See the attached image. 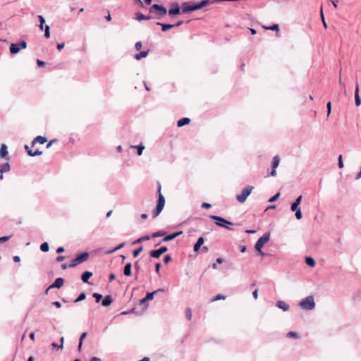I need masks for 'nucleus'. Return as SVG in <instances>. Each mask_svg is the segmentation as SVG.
<instances>
[{
	"instance_id": "nucleus-55",
	"label": "nucleus",
	"mask_w": 361,
	"mask_h": 361,
	"mask_svg": "<svg viewBox=\"0 0 361 361\" xmlns=\"http://www.w3.org/2000/svg\"><path fill=\"white\" fill-rule=\"evenodd\" d=\"M338 167L340 169L343 167V161H342V156L341 155H340L338 157Z\"/></svg>"
},
{
	"instance_id": "nucleus-52",
	"label": "nucleus",
	"mask_w": 361,
	"mask_h": 361,
	"mask_svg": "<svg viewBox=\"0 0 361 361\" xmlns=\"http://www.w3.org/2000/svg\"><path fill=\"white\" fill-rule=\"evenodd\" d=\"M327 107V115L329 116L331 111V102H329L326 104Z\"/></svg>"
},
{
	"instance_id": "nucleus-19",
	"label": "nucleus",
	"mask_w": 361,
	"mask_h": 361,
	"mask_svg": "<svg viewBox=\"0 0 361 361\" xmlns=\"http://www.w3.org/2000/svg\"><path fill=\"white\" fill-rule=\"evenodd\" d=\"M92 276V273L90 272V271H85L84 273H82V276H81V279L82 281L84 282V283H90L89 281H88V279Z\"/></svg>"
},
{
	"instance_id": "nucleus-24",
	"label": "nucleus",
	"mask_w": 361,
	"mask_h": 361,
	"mask_svg": "<svg viewBox=\"0 0 361 361\" xmlns=\"http://www.w3.org/2000/svg\"><path fill=\"white\" fill-rule=\"evenodd\" d=\"M136 19L139 21H141L142 20H149V19H152V18L151 14H149L148 16H145L141 13H136Z\"/></svg>"
},
{
	"instance_id": "nucleus-36",
	"label": "nucleus",
	"mask_w": 361,
	"mask_h": 361,
	"mask_svg": "<svg viewBox=\"0 0 361 361\" xmlns=\"http://www.w3.org/2000/svg\"><path fill=\"white\" fill-rule=\"evenodd\" d=\"M263 27L264 29H266V30H273V31H277L279 29V26L278 24H274V25H272L271 26H269V27L264 26Z\"/></svg>"
},
{
	"instance_id": "nucleus-56",
	"label": "nucleus",
	"mask_w": 361,
	"mask_h": 361,
	"mask_svg": "<svg viewBox=\"0 0 361 361\" xmlns=\"http://www.w3.org/2000/svg\"><path fill=\"white\" fill-rule=\"evenodd\" d=\"M202 207L204 209H209L212 207V205L209 203L207 202H203L202 204Z\"/></svg>"
},
{
	"instance_id": "nucleus-61",
	"label": "nucleus",
	"mask_w": 361,
	"mask_h": 361,
	"mask_svg": "<svg viewBox=\"0 0 361 361\" xmlns=\"http://www.w3.org/2000/svg\"><path fill=\"white\" fill-rule=\"evenodd\" d=\"M252 296L253 298L256 300L258 298V290H255L253 292H252Z\"/></svg>"
},
{
	"instance_id": "nucleus-14",
	"label": "nucleus",
	"mask_w": 361,
	"mask_h": 361,
	"mask_svg": "<svg viewBox=\"0 0 361 361\" xmlns=\"http://www.w3.org/2000/svg\"><path fill=\"white\" fill-rule=\"evenodd\" d=\"M8 153L7 147L3 144L0 148V157L5 159L6 160H8L9 159L7 156Z\"/></svg>"
},
{
	"instance_id": "nucleus-44",
	"label": "nucleus",
	"mask_w": 361,
	"mask_h": 361,
	"mask_svg": "<svg viewBox=\"0 0 361 361\" xmlns=\"http://www.w3.org/2000/svg\"><path fill=\"white\" fill-rule=\"evenodd\" d=\"M44 37L46 38H49L50 37V27L49 25H46L45 26V29H44Z\"/></svg>"
},
{
	"instance_id": "nucleus-63",
	"label": "nucleus",
	"mask_w": 361,
	"mask_h": 361,
	"mask_svg": "<svg viewBox=\"0 0 361 361\" xmlns=\"http://www.w3.org/2000/svg\"><path fill=\"white\" fill-rule=\"evenodd\" d=\"M64 43L62 42V43H59L57 44V49L58 50L61 51L63 47H64Z\"/></svg>"
},
{
	"instance_id": "nucleus-45",
	"label": "nucleus",
	"mask_w": 361,
	"mask_h": 361,
	"mask_svg": "<svg viewBox=\"0 0 361 361\" xmlns=\"http://www.w3.org/2000/svg\"><path fill=\"white\" fill-rule=\"evenodd\" d=\"M287 336L290 338H299L298 333L295 331H289L287 334Z\"/></svg>"
},
{
	"instance_id": "nucleus-59",
	"label": "nucleus",
	"mask_w": 361,
	"mask_h": 361,
	"mask_svg": "<svg viewBox=\"0 0 361 361\" xmlns=\"http://www.w3.org/2000/svg\"><path fill=\"white\" fill-rule=\"evenodd\" d=\"M160 268H161V264L160 263H157L155 264V271L157 274L159 273V270H160Z\"/></svg>"
},
{
	"instance_id": "nucleus-5",
	"label": "nucleus",
	"mask_w": 361,
	"mask_h": 361,
	"mask_svg": "<svg viewBox=\"0 0 361 361\" xmlns=\"http://www.w3.org/2000/svg\"><path fill=\"white\" fill-rule=\"evenodd\" d=\"M253 188H254L252 186L250 185L245 187L243 189L241 193L236 196V200L240 203L244 202L247 198V197L250 195Z\"/></svg>"
},
{
	"instance_id": "nucleus-27",
	"label": "nucleus",
	"mask_w": 361,
	"mask_h": 361,
	"mask_svg": "<svg viewBox=\"0 0 361 361\" xmlns=\"http://www.w3.org/2000/svg\"><path fill=\"white\" fill-rule=\"evenodd\" d=\"M149 51H140L139 54H137L135 56V59L137 61L140 60L142 58L146 57L148 55Z\"/></svg>"
},
{
	"instance_id": "nucleus-50",
	"label": "nucleus",
	"mask_w": 361,
	"mask_h": 361,
	"mask_svg": "<svg viewBox=\"0 0 361 361\" xmlns=\"http://www.w3.org/2000/svg\"><path fill=\"white\" fill-rule=\"evenodd\" d=\"M11 235L0 237V243H4L6 241H8V240L11 239Z\"/></svg>"
},
{
	"instance_id": "nucleus-4",
	"label": "nucleus",
	"mask_w": 361,
	"mask_h": 361,
	"mask_svg": "<svg viewBox=\"0 0 361 361\" xmlns=\"http://www.w3.org/2000/svg\"><path fill=\"white\" fill-rule=\"evenodd\" d=\"M210 218L214 220H216V225H218L221 227L226 228L228 230H233V228L228 226V225H233V223L226 220V219L219 216H215V215L210 216Z\"/></svg>"
},
{
	"instance_id": "nucleus-11",
	"label": "nucleus",
	"mask_w": 361,
	"mask_h": 361,
	"mask_svg": "<svg viewBox=\"0 0 361 361\" xmlns=\"http://www.w3.org/2000/svg\"><path fill=\"white\" fill-rule=\"evenodd\" d=\"M169 16H175L180 14V8L178 3H173L171 4V8L169 10Z\"/></svg>"
},
{
	"instance_id": "nucleus-64",
	"label": "nucleus",
	"mask_w": 361,
	"mask_h": 361,
	"mask_svg": "<svg viewBox=\"0 0 361 361\" xmlns=\"http://www.w3.org/2000/svg\"><path fill=\"white\" fill-rule=\"evenodd\" d=\"M53 305H55L57 308H60L61 307V304L59 301L54 302Z\"/></svg>"
},
{
	"instance_id": "nucleus-43",
	"label": "nucleus",
	"mask_w": 361,
	"mask_h": 361,
	"mask_svg": "<svg viewBox=\"0 0 361 361\" xmlns=\"http://www.w3.org/2000/svg\"><path fill=\"white\" fill-rule=\"evenodd\" d=\"M92 296L95 298L97 302H99L102 299V295L98 293H93Z\"/></svg>"
},
{
	"instance_id": "nucleus-60",
	"label": "nucleus",
	"mask_w": 361,
	"mask_h": 361,
	"mask_svg": "<svg viewBox=\"0 0 361 361\" xmlns=\"http://www.w3.org/2000/svg\"><path fill=\"white\" fill-rule=\"evenodd\" d=\"M38 18H39V23H40L41 24H44V23H45V19H44V18L42 16H40V15H39V16H38Z\"/></svg>"
},
{
	"instance_id": "nucleus-35",
	"label": "nucleus",
	"mask_w": 361,
	"mask_h": 361,
	"mask_svg": "<svg viewBox=\"0 0 361 361\" xmlns=\"http://www.w3.org/2000/svg\"><path fill=\"white\" fill-rule=\"evenodd\" d=\"M192 310H191V309H190V308H189V307H187V308L185 309V317H186V319H187L188 321H190V320L192 319Z\"/></svg>"
},
{
	"instance_id": "nucleus-12",
	"label": "nucleus",
	"mask_w": 361,
	"mask_h": 361,
	"mask_svg": "<svg viewBox=\"0 0 361 361\" xmlns=\"http://www.w3.org/2000/svg\"><path fill=\"white\" fill-rule=\"evenodd\" d=\"M63 282H64V281L62 278L56 279L54 282L47 288V292L50 288H60L63 285Z\"/></svg>"
},
{
	"instance_id": "nucleus-39",
	"label": "nucleus",
	"mask_w": 361,
	"mask_h": 361,
	"mask_svg": "<svg viewBox=\"0 0 361 361\" xmlns=\"http://www.w3.org/2000/svg\"><path fill=\"white\" fill-rule=\"evenodd\" d=\"M226 299V296L222 295V294H218L217 295H216L214 298H213L212 299V302H214V301H217V300H225Z\"/></svg>"
},
{
	"instance_id": "nucleus-25",
	"label": "nucleus",
	"mask_w": 361,
	"mask_h": 361,
	"mask_svg": "<svg viewBox=\"0 0 361 361\" xmlns=\"http://www.w3.org/2000/svg\"><path fill=\"white\" fill-rule=\"evenodd\" d=\"M190 122V119L188 118H180V120L178 121L177 122V126L178 127H182L185 125H187V124H189V123Z\"/></svg>"
},
{
	"instance_id": "nucleus-49",
	"label": "nucleus",
	"mask_w": 361,
	"mask_h": 361,
	"mask_svg": "<svg viewBox=\"0 0 361 361\" xmlns=\"http://www.w3.org/2000/svg\"><path fill=\"white\" fill-rule=\"evenodd\" d=\"M280 196V193L279 192H277L275 195H274L273 197H271L269 200V202H275L278 198Z\"/></svg>"
},
{
	"instance_id": "nucleus-22",
	"label": "nucleus",
	"mask_w": 361,
	"mask_h": 361,
	"mask_svg": "<svg viewBox=\"0 0 361 361\" xmlns=\"http://www.w3.org/2000/svg\"><path fill=\"white\" fill-rule=\"evenodd\" d=\"M204 242V238L200 237L194 245V251L197 252L200 250V247L203 245Z\"/></svg>"
},
{
	"instance_id": "nucleus-8",
	"label": "nucleus",
	"mask_w": 361,
	"mask_h": 361,
	"mask_svg": "<svg viewBox=\"0 0 361 361\" xmlns=\"http://www.w3.org/2000/svg\"><path fill=\"white\" fill-rule=\"evenodd\" d=\"M183 13H190L198 10L197 3L192 5H189L188 3H183L181 6Z\"/></svg>"
},
{
	"instance_id": "nucleus-58",
	"label": "nucleus",
	"mask_w": 361,
	"mask_h": 361,
	"mask_svg": "<svg viewBox=\"0 0 361 361\" xmlns=\"http://www.w3.org/2000/svg\"><path fill=\"white\" fill-rule=\"evenodd\" d=\"M302 195H300L299 197H297V199L295 200V201L294 202L295 203H296L297 204L300 205V203H301V201H302Z\"/></svg>"
},
{
	"instance_id": "nucleus-18",
	"label": "nucleus",
	"mask_w": 361,
	"mask_h": 361,
	"mask_svg": "<svg viewBox=\"0 0 361 361\" xmlns=\"http://www.w3.org/2000/svg\"><path fill=\"white\" fill-rule=\"evenodd\" d=\"M355 105L357 106H360L361 104V99L359 96V86H358L357 83H356L355 90Z\"/></svg>"
},
{
	"instance_id": "nucleus-3",
	"label": "nucleus",
	"mask_w": 361,
	"mask_h": 361,
	"mask_svg": "<svg viewBox=\"0 0 361 361\" xmlns=\"http://www.w3.org/2000/svg\"><path fill=\"white\" fill-rule=\"evenodd\" d=\"M299 306L305 310H312L315 307L314 298L312 295L307 296L299 302Z\"/></svg>"
},
{
	"instance_id": "nucleus-29",
	"label": "nucleus",
	"mask_w": 361,
	"mask_h": 361,
	"mask_svg": "<svg viewBox=\"0 0 361 361\" xmlns=\"http://www.w3.org/2000/svg\"><path fill=\"white\" fill-rule=\"evenodd\" d=\"M305 262L306 264L310 267H314L315 266V261L314 259L311 257H305Z\"/></svg>"
},
{
	"instance_id": "nucleus-54",
	"label": "nucleus",
	"mask_w": 361,
	"mask_h": 361,
	"mask_svg": "<svg viewBox=\"0 0 361 361\" xmlns=\"http://www.w3.org/2000/svg\"><path fill=\"white\" fill-rule=\"evenodd\" d=\"M142 46V44L141 42H137L135 43V47L136 50L138 51V50L141 49Z\"/></svg>"
},
{
	"instance_id": "nucleus-21",
	"label": "nucleus",
	"mask_w": 361,
	"mask_h": 361,
	"mask_svg": "<svg viewBox=\"0 0 361 361\" xmlns=\"http://www.w3.org/2000/svg\"><path fill=\"white\" fill-rule=\"evenodd\" d=\"M131 269H132L131 263H127L123 268V274L126 276H131V274H132Z\"/></svg>"
},
{
	"instance_id": "nucleus-6",
	"label": "nucleus",
	"mask_w": 361,
	"mask_h": 361,
	"mask_svg": "<svg viewBox=\"0 0 361 361\" xmlns=\"http://www.w3.org/2000/svg\"><path fill=\"white\" fill-rule=\"evenodd\" d=\"M270 238V233H265L262 237H260L257 241L255 248L257 251H260V249L263 247L264 244L269 240Z\"/></svg>"
},
{
	"instance_id": "nucleus-13",
	"label": "nucleus",
	"mask_w": 361,
	"mask_h": 361,
	"mask_svg": "<svg viewBox=\"0 0 361 361\" xmlns=\"http://www.w3.org/2000/svg\"><path fill=\"white\" fill-rule=\"evenodd\" d=\"M182 233H183L182 231H178V232H176V233H171L170 235H168L163 238L162 241L167 242V241L172 240L175 239L176 237H178V235H180V234H182Z\"/></svg>"
},
{
	"instance_id": "nucleus-42",
	"label": "nucleus",
	"mask_w": 361,
	"mask_h": 361,
	"mask_svg": "<svg viewBox=\"0 0 361 361\" xmlns=\"http://www.w3.org/2000/svg\"><path fill=\"white\" fill-rule=\"evenodd\" d=\"M165 235V232L163 231H157L155 233H154L152 235V238H157V237H159V236H163Z\"/></svg>"
},
{
	"instance_id": "nucleus-9",
	"label": "nucleus",
	"mask_w": 361,
	"mask_h": 361,
	"mask_svg": "<svg viewBox=\"0 0 361 361\" xmlns=\"http://www.w3.org/2000/svg\"><path fill=\"white\" fill-rule=\"evenodd\" d=\"M168 250V248L166 246L161 247L157 250H154L150 251L149 255L150 257L154 258H159L162 254L166 252Z\"/></svg>"
},
{
	"instance_id": "nucleus-17",
	"label": "nucleus",
	"mask_w": 361,
	"mask_h": 361,
	"mask_svg": "<svg viewBox=\"0 0 361 361\" xmlns=\"http://www.w3.org/2000/svg\"><path fill=\"white\" fill-rule=\"evenodd\" d=\"M47 141V138L43 136H37L32 142V146L33 147L36 143L44 144Z\"/></svg>"
},
{
	"instance_id": "nucleus-15",
	"label": "nucleus",
	"mask_w": 361,
	"mask_h": 361,
	"mask_svg": "<svg viewBox=\"0 0 361 361\" xmlns=\"http://www.w3.org/2000/svg\"><path fill=\"white\" fill-rule=\"evenodd\" d=\"M88 257H89V253L87 252H82L80 255H78L76 257V259H78L79 263L81 264V263L85 262L86 260H87Z\"/></svg>"
},
{
	"instance_id": "nucleus-30",
	"label": "nucleus",
	"mask_w": 361,
	"mask_h": 361,
	"mask_svg": "<svg viewBox=\"0 0 361 361\" xmlns=\"http://www.w3.org/2000/svg\"><path fill=\"white\" fill-rule=\"evenodd\" d=\"M27 154L30 157H35V156L41 155L42 154V152L39 149H37L35 151L27 150Z\"/></svg>"
},
{
	"instance_id": "nucleus-23",
	"label": "nucleus",
	"mask_w": 361,
	"mask_h": 361,
	"mask_svg": "<svg viewBox=\"0 0 361 361\" xmlns=\"http://www.w3.org/2000/svg\"><path fill=\"white\" fill-rule=\"evenodd\" d=\"M164 289H161V288H159V289H157L153 292H151V293H147L146 296H145V300H151L154 298V294H156L158 292H164Z\"/></svg>"
},
{
	"instance_id": "nucleus-34",
	"label": "nucleus",
	"mask_w": 361,
	"mask_h": 361,
	"mask_svg": "<svg viewBox=\"0 0 361 361\" xmlns=\"http://www.w3.org/2000/svg\"><path fill=\"white\" fill-rule=\"evenodd\" d=\"M49 244L48 243L45 242V243H43L42 244H41L40 245V250L42 251V252H48L49 251Z\"/></svg>"
},
{
	"instance_id": "nucleus-47",
	"label": "nucleus",
	"mask_w": 361,
	"mask_h": 361,
	"mask_svg": "<svg viewBox=\"0 0 361 361\" xmlns=\"http://www.w3.org/2000/svg\"><path fill=\"white\" fill-rule=\"evenodd\" d=\"M295 218H296L297 219H298V220H299V219H302V212H301V209H297V210L295 211Z\"/></svg>"
},
{
	"instance_id": "nucleus-1",
	"label": "nucleus",
	"mask_w": 361,
	"mask_h": 361,
	"mask_svg": "<svg viewBox=\"0 0 361 361\" xmlns=\"http://www.w3.org/2000/svg\"><path fill=\"white\" fill-rule=\"evenodd\" d=\"M152 19H160L167 13V9L162 5L153 4L149 8Z\"/></svg>"
},
{
	"instance_id": "nucleus-51",
	"label": "nucleus",
	"mask_w": 361,
	"mask_h": 361,
	"mask_svg": "<svg viewBox=\"0 0 361 361\" xmlns=\"http://www.w3.org/2000/svg\"><path fill=\"white\" fill-rule=\"evenodd\" d=\"M171 261V257L169 255L164 256V262L165 264H168Z\"/></svg>"
},
{
	"instance_id": "nucleus-33",
	"label": "nucleus",
	"mask_w": 361,
	"mask_h": 361,
	"mask_svg": "<svg viewBox=\"0 0 361 361\" xmlns=\"http://www.w3.org/2000/svg\"><path fill=\"white\" fill-rule=\"evenodd\" d=\"M209 4H210L209 0H203L199 3H197L199 9H201L202 8L207 6Z\"/></svg>"
},
{
	"instance_id": "nucleus-38",
	"label": "nucleus",
	"mask_w": 361,
	"mask_h": 361,
	"mask_svg": "<svg viewBox=\"0 0 361 361\" xmlns=\"http://www.w3.org/2000/svg\"><path fill=\"white\" fill-rule=\"evenodd\" d=\"M86 294L85 293H81L78 297L75 300V302L82 301L85 299Z\"/></svg>"
},
{
	"instance_id": "nucleus-57",
	"label": "nucleus",
	"mask_w": 361,
	"mask_h": 361,
	"mask_svg": "<svg viewBox=\"0 0 361 361\" xmlns=\"http://www.w3.org/2000/svg\"><path fill=\"white\" fill-rule=\"evenodd\" d=\"M37 64L39 67H42L45 65V63L39 59H37Z\"/></svg>"
},
{
	"instance_id": "nucleus-32",
	"label": "nucleus",
	"mask_w": 361,
	"mask_h": 361,
	"mask_svg": "<svg viewBox=\"0 0 361 361\" xmlns=\"http://www.w3.org/2000/svg\"><path fill=\"white\" fill-rule=\"evenodd\" d=\"M125 246V243H122L119 244L117 247H114V249H111L110 250H108L106 252V254H111L114 252L115 251Z\"/></svg>"
},
{
	"instance_id": "nucleus-26",
	"label": "nucleus",
	"mask_w": 361,
	"mask_h": 361,
	"mask_svg": "<svg viewBox=\"0 0 361 361\" xmlns=\"http://www.w3.org/2000/svg\"><path fill=\"white\" fill-rule=\"evenodd\" d=\"M157 25L161 26V30L163 32H166L169 29L174 27V25H173V24H164L160 22H157Z\"/></svg>"
},
{
	"instance_id": "nucleus-62",
	"label": "nucleus",
	"mask_w": 361,
	"mask_h": 361,
	"mask_svg": "<svg viewBox=\"0 0 361 361\" xmlns=\"http://www.w3.org/2000/svg\"><path fill=\"white\" fill-rule=\"evenodd\" d=\"M60 341H61V344L59 345V348H60V349H63V348L64 338H63V337H61V338H60Z\"/></svg>"
},
{
	"instance_id": "nucleus-28",
	"label": "nucleus",
	"mask_w": 361,
	"mask_h": 361,
	"mask_svg": "<svg viewBox=\"0 0 361 361\" xmlns=\"http://www.w3.org/2000/svg\"><path fill=\"white\" fill-rule=\"evenodd\" d=\"M10 170V165L8 162L0 165V173L7 172Z\"/></svg>"
},
{
	"instance_id": "nucleus-7",
	"label": "nucleus",
	"mask_w": 361,
	"mask_h": 361,
	"mask_svg": "<svg viewBox=\"0 0 361 361\" xmlns=\"http://www.w3.org/2000/svg\"><path fill=\"white\" fill-rule=\"evenodd\" d=\"M26 47H27V42L25 40H23L19 43L11 44L10 46V52L12 54H16L21 49H24Z\"/></svg>"
},
{
	"instance_id": "nucleus-41",
	"label": "nucleus",
	"mask_w": 361,
	"mask_h": 361,
	"mask_svg": "<svg viewBox=\"0 0 361 361\" xmlns=\"http://www.w3.org/2000/svg\"><path fill=\"white\" fill-rule=\"evenodd\" d=\"M143 247L142 246L139 247L137 249L135 250L133 252V255L134 257H137L139 254L142 251Z\"/></svg>"
},
{
	"instance_id": "nucleus-46",
	"label": "nucleus",
	"mask_w": 361,
	"mask_h": 361,
	"mask_svg": "<svg viewBox=\"0 0 361 361\" xmlns=\"http://www.w3.org/2000/svg\"><path fill=\"white\" fill-rule=\"evenodd\" d=\"M320 15H321V18H322V23H323V25L325 28L327 27V25L326 23V21H325V19H324V14H323V9H322V7H321V10H320Z\"/></svg>"
},
{
	"instance_id": "nucleus-48",
	"label": "nucleus",
	"mask_w": 361,
	"mask_h": 361,
	"mask_svg": "<svg viewBox=\"0 0 361 361\" xmlns=\"http://www.w3.org/2000/svg\"><path fill=\"white\" fill-rule=\"evenodd\" d=\"M300 209V208L299 207V205L297 204L296 203L293 202L291 204V207H290L291 211L295 212L297 209Z\"/></svg>"
},
{
	"instance_id": "nucleus-37",
	"label": "nucleus",
	"mask_w": 361,
	"mask_h": 361,
	"mask_svg": "<svg viewBox=\"0 0 361 361\" xmlns=\"http://www.w3.org/2000/svg\"><path fill=\"white\" fill-rule=\"evenodd\" d=\"M132 147H136L137 149V155L139 156L142 155V152L145 149V146H143L142 144L137 146H133Z\"/></svg>"
},
{
	"instance_id": "nucleus-40",
	"label": "nucleus",
	"mask_w": 361,
	"mask_h": 361,
	"mask_svg": "<svg viewBox=\"0 0 361 361\" xmlns=\"http://www.w3.org/2000/svg\"><path fill=\"white\" fill-rule=\"evenodd\" d=\"M78 264H80V263L75 257L71 260V263L68 264V267L72 268L76 267Z\"/></svg>"
},
{
	"instance_id": "nucleus-10",
	"label": "nucleus",
	"mask_w": 361,
	"mask_h": 361,
	"mask_svg": "<svg viewBox=\"0 0 361 361\" xmlns=\"http://www.w3.org/2000/svg\"><path fill=\"white\" fill-rule=\"evenodd\" d=\"M279 162H280V157H279V156H278V155L274 156V158H273V160H272V163H271L272 170H271V171L270 173V175L271 176H276V169L279 166Z\"/></svg>"
},
{
	"instance_id": "nucleus-31",
	"label": "nucleus",
	"mask_w": 361,
	"mask_h": 361,
	"mask_svg": "<svg viewBox=\"0 0 361 361\" xmlns=\"http://www.w3.org/2000/svg\"><path fill=\"white\" fill-rule=\"evenodd\" d=\"M149 235H144L137 240H135V241H133V244L135 245V244H137V243H142V241H145V240H149Z\"/></svg>"
},
{
	"instance_id": "nucleus-2",
	"label": "nucleus",
	"mask_w": 361,
	"mask_h": 361,
	"mask_svg": "<svg viewBox=\"0 0 361 361\" xmlns=\"http://www.w3.org/2000/svg\"><path fill=\"white\" fill-rule=\"evenodd\" d=\"M158 192H159V198H158V201H157V204L156 208L152 211L153 218H155L159 215V214L163 210L164 204H165V198L161 193V185H159Z\"/></svg>"
},
{
	"instance_id": "nucleus-16",
	"label": "nucleus",
	"mask_w": 361,
	"mask_h": 361,
	"mask_svg": "<svg viewBox=\"0 0 361 361\" xmlns=\"http://www.w3.org/2000/svg\"><path fill=\"white\" fill-rule=\"evenodd\" d=\"M113 302V298L111 295H108L104 297V298L102 301V305L104 307L109 306Z\"/></svg>"
},
{
	"instance_id": "nucleus-20",
	"label": "nucleus",
	"mask_w": 361,
	"mask_h": 361,
	"mask_svg": "<svg viewBox=\"0 0 361 361\" xmlns=\"http://www.w3.org/2000/svg\"><path fill=\"white\" fill-rule=\"evenodd\" d=\"M276 307H279V309L283 310V311H287L289 309V305L282 300H279L276 302Z\"/></svg>"
},
{
	"instance_id": "nucleus-53",
	"label": "nucleus",
	"mask_w": 361,
	"mask_h": 361,
	"mask_svg": "<svg viewBox=\"0 0 361 361\" xmlns=\"http://www.w3.org/2000/svg\"><path fill=\"white\" fill-rule=\"evenodd\" d=\"M87 336V333L86 332H84L81 334L80 337V339H79V342L80 343V345H82V341H83V339L86 337Z\"/></svg>"
}]
</instances>
